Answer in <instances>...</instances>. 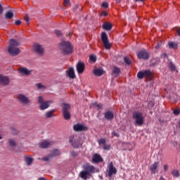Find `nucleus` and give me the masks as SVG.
Returning a JSON list of instances; mask_svg holds the SVG:
<instances>
[{"instance_id": "27", "label": "nucleus", "mask_w": 180, "mask_h": 180, "mask_svg": "<svg viewBox=\"0 0 180 180\" xmlns=\"http://www.w3.org/2000/svg\"><path fill=\"white\" fill-rule=\"evenodd\" d=\"M4 18L5 19H12L13 18V13L8 11L5 13Z\"/></svg>"}, {"instance_id": "11", "label": "nucleus", "mask_w": 180, "mask_h": 180, "mask_svg": "<svg viewBox=\"0 0 180 180\" xmlns=\"http://www.w3.org/2000/svg\"><path fill=\"white\" fill-rule=\"evenodd\" d=\"M137 56L138 58L142 60H148V58H150V54H148V52H147L146 49H142L141 51L138 53Z\"/></svg>"}, {"instance_id": "53", "label": "nucleus", "mask_w": 180, "mask_h": 180, "mask_svg": "<svg viewBox=\"0 0 180 180\" xmlns=\"http://www.w3.org/2000/svg\"><path fill=\"white\" fill-rule=\"evenodd\" d=\"M51 143H50V141H46V148H47V147H49V146H51Z\"/></svg>"}, {"instance_id": "8", "label": "nucleus", "mask_w": 180, "mask_h": 180, "mask_svg": "<svg viewBox=\"0 0 180 180\" xmlns=\"http://www.w3.org/2000/svg\"><path fill=\"white\" fill-rule=\"evenodd\" d=\"M18 102L22 105H27L30 103V99L27 98V96H25L24 94H18L17 96Z\"/></svg>"}, {"instance_id": "47", "label": "nucleus", "mask_w": 180, "mask_h": 180, "mask_svg": "<svg viewBox=\"0 0 180 180\" xmlns=\"http://www.w3.org/2000/svg\"><path fill=\"white\" fill-rule=\"evenodd\" d=\"M112 134L113 136H115V137H120V135H119V133H117V131H113L112 132Z\"/></svg>"}, {"instance_id": "55", "label": "nucleus", "mask_w": 180, "mask_h": 180, "mask_svg": "<svg viewBox=\"0 0 180 180\" xmlns=\"http://www.w3.org/2000/svg\"><path fill=\"white\" fill-rule=\"evenodd\" d=\"M79 8V5L76 4V5L75 6V7L73 8V9H74L75 11H77V9H78Z\"/></svg>"}, {"instance_id": "39", "label": "nucleus", "mask_w": 180, "mask_h": 180, "mask_svg": "<svg viewBox=\"0 0 180 180\" xmlns=\"http://www.w3.org/2000/svg\"><path fill=\"white\" fill-rule=\"evenodd\" d=\"M10 130L11 131V133L13 134H18V131L15 129V127H11Z\"/></svg>"}, {"instance_id": "21", "label": "nucleus", "mask_w": 180, "mask_h": 180, "mask_svg": "<svg viewBox=\"0 0 180 180\" xmlns=\"http://www.w3.org/2000/svg\"><path fill=\"white\" fill-rule=\"evenodd\" d=\"M105 71L103 70V69L101 68H96L94 70V74L96 75V77H102Z\"/></svg>"}, {"instance_id": "24", "label": "nucleus", "mask_w": 180, "mask_h": 180, "mask_svg": "<svg viewBox=\"0 0 180 180\" xmlns=\"http://www.w3.org/2000/svg\"><path fill=\"white\" fill-rule=\"evenodd\" d=\"M120 74V68L117 67H114L112 71V75H114V77H117Z\"/></svg>"}, {"instance_id": "32", "label": "nucleus", "mask_w": 180, "mask_h": 180, "mask_svg": "<svg viewBox=\"0 0 180 180\" xmlns=\"http://www.w3.org/2000/svg\"><path fill=\"white\" fill-rule=\"evenodd\" d=\"M124 63H125V64H127V65H130V64H131V61L130 60V59H129V57L125 56L124 58Z\"/></svg>"}, {"instance_id": "19", "label": "nucleus", "mask_w": 180, "mask_h": 180, "mask_svg": "<svg viewBox=\"0 0 180 180\" xmlns=\"http://www.w3.org/2000/svg\"><path fill=\"white\" fill-rule=\"evenodd\" d=\"M66 74L69 78H71V79H74V78H75V72L74 71V68H70L68 70H67Z\"/></svg>"}, {"instance_id": "4", "label": "nucleus", "mask_w": 180, "mask_h": 180, "mask_svg": "<svg viewBox=\"0 0 180 180\" xmlns=\"http://www.w3.org/2000/svg\"><path fill=\"white\" fill-rule=\"evenodd\" d=\"M62 108V112L65 120H70L71 119V112H70V109H71V105L68 103H63Z\"/></svg>"}, {"instance_id": "35", "label": "nucleus", "mask_w": 180, "mask_h": 180, "mask_svg": "<svg viewBox=\"0 0 180 180\" xmlns=\"http://www.w3.org/2000/svg\"><path fill=\"white\" fill-rule=\"evenodd\" d=\"M63 5L65 6V8H67V6H71V3L70 2V0H64Z\"/></svg>"}, {"instance_id": "6", "label": "nucleus", "mask_w": 180, "mask_h": 180, "mask_svg": "<svg viewBox=\"0 0 180 180\" xmlns=\"http://www.w3.org/2000/svg\"><path fill=\"white\" fill-rule=\"evenodd\" d=\"M101 41L103 43L105 50H110V44L109 43V39L108 38V34L106 32L101 33Z\"/></svg>"}, {"instance_id": "58", "label": "nucleus", "mask_w": 180, "mask_h": 180, "mask_svg": "<svg viewBox=\"0 0 180 180\" xmlns=\"http://www.w3.org/2000/svg\"><path fill=\"white\" fill-rule=\"evenodd\" d=\"M146 0H135V2H144Z\"/></svg>"}, {"instance_id": "41", "label": "nucleus", "mask_w": 180, "mask_h": 180, "mask_svg": "<svg viewBox=\"0 0 180 180\" xmlns=\"http://www.w3.org/2000/svg\"><path fill=\"white\" fill-rule=\"evenodd\" d=\"M55 34H56V36H58V37L63 36V32H61V31L60 30H56Z\"/></svg>"}, {"instance_id": "22", "label": "nucleus", "mask_w": 180, "mask_h": 180, "mask_svg": "<svg viewBox=\"0 0 180 180\" xmlns=\"http://www.w3.org/2000/svg\"><path fill=\"white\" fill-rule=\"evenodd\" d=\"M105 117L107 119V120H112L113 117H115V115H113V112L111 111H107L105 113Z\"/></svg>"}, {"instance_id": "31", "label": "nucleus", "mask_w": 180, "mask_h": 180, "mask_svg": "<svg viewBox=\"0 0 180 180\" xmlns=\"http://www.w3.org/2000/svg\"><path fill=\"white\" fill-rule=\"evenodd\" d=\"M8 144L11 147H16V142L12 139H8Z\"/></svg>"}, {"instance_id": "50", "label": "nucleus", "mask_w": 180, "mask_h": 180, "mask_svg": "<svg viewBox=\"0 0 180 180\" xmlns=\"http://www.w3.org/2000/svg\"><path fill=\"white\" fill-rule=\"evenodd\" d=\"M22 23V21L18 20L15 22V25H16V26H19L20 24Z\"/></svg>"}, {"instance_id": "60", "label": "nucleus", "mask_w": 180, "mask_h": 180, "mask_svg": "<svg viewBox=\"0 0 180 180\" xmlns=\"http://www.w3.org/2000/svg\"><path fill=\"white\" fill-rule=\"evenodd\" d=\"M121 0H116V4H120Z\"/></svg>"}, {"instance_id": "14", "label": "nucleus", "mask_w": 180, "mask_h": 180, "mask_svg": "<svg viewBox=\"0 0 180 180\" xmlns=\"http://www.w3.org/2000/svg\"><path fill=\"white\" fill-rule=\"evenodd\" d=\"M61 155V152L60 151V150L58 149H54L51 155H48L46 158V161L47 162L49 160H51V158H53V157H57V155Z\"/></svg>"}, {"instance_id": "57", "label": "nucleus", "mask_w": 180, "mask_h": 180, "mask_svg": "<svg viewBox=\"0 0 180 180\" xmlns=\"http://www.w3.org/2000/svg\"><path fill=\"white\" fill-rule=\"evenodd\" d=\"M163 57H164V58H168V54L163 53Z\"/></svg>"}, {"instance_id": "33", "label": "nucleus", "mask_w": 180, "mask_h": 180, "mask_svg": "<svg viewBox=\"0 0 180 180\" xmlns=\"http://www.w3.org/2000/svg\"><path fill=\"white\" fill-rule=\"evenodd\" d=\"M91 106H94V108H96L97 109H102V105L99 104L98 103H93Z\"/></svg>"}, {"instance_id": "17", "label": "nucleus", "mask_w": 180, "mask_h": 180, "mask_svg": "<svg viewBox=\"0 0 180 180\" xmlns=\"http://www.w3.org/2000/svg\"><path fill=\"white\" fill-rule=\"evenodd\" d=\"M18 72L21 75H30L32 74V71L27 70L26 68H20L18 69Z\"/></svg>"}, {"instance_id": "40", "label": "nucleus", "mask_w": 180, "mask_h": 180, "mask_svg": "<svg viewBox=\"0 0 180 180\" xmlns=\"http://www.w3.org/2000/svg\"><path fill=\"white\" fill-rule=\"evenodd\" d=\"M36 86L38 88V89H43V88H44V86H43L41 83L36 84Z\"/></svg>"}, {"instance_id": "16", "label": "nucleus", "mask_w": 180, "mask_h": 180, "mask_svg": "<svg viewBox=\"0 0 180 180\" xmlns=\"http://www.w3.org/2000/svg\"><path fill=\"white\" fill-rule=\"evenodd\" d=\"M103 159L102 158V156L98 153H95L93 155L92 158V162H94L95 164H98V162H103Z\"/></svg>"}, {"instance_id": "18", "label": "nucleus", "mask_w": 180, "mask_h": 180, "mask_svg": "<svg viewBox=\"0 0 180 180\" xmlns=\"http://www.w3.org/2000/svg\"><path fill=\"white\" fill-rule=\"evenodd\" d=\"M38 103H40L39 108L41 110H44L46 109V102L43 101V96L38 97Z\"/></svg>"}, {"instance_id": "34", "label": "nucleus", "mask_w": 180, "mask_h": 180, "mask_svg": "<svg viewBox=\"0 0 180 180\" xmlns=\"http://www.w3.org/2000/svg\"><path fill=\"white\" fill-rule=\"evenodd\" d=\"M101 8H105V9H108L109 8V3L105 1L101 4Z\"/></svg>"}, {"instance_id": "36", "label": "nucleus", "mask_w": 180, "mask_h": 180, "mask_svg": "<svg viewBox=\"0 0 180 180\" xmlns=\"http://www.w3.org/2000/svg\"><path fill=\"white\" fill-rule=\"evenodd\" d=\"M39 148H46V141L39 143Z\"/></svg>"}, {"instance_id": "48", "label": "nucleus", "mask_w": 180, "mask_h": 180, "mask_svg": "<svg viewBox=\"0 0 180 180\" xmlns=\"http://www.w3.org/2000/svg\"><path fill=\"white\" fill-rule=\"evenodd\" d=\"M162 44V43H161V42L160 43H158L156 44V46H155V49H160V47H161Z\"/></svg>"}, {"instance_id": "59", "label": "nucleus", "mask_w": 180, "mask_h": 180, "mask_svg": "<svg viewBox=\"0 0 180 180\" xmlns=\"http://www.w3.org/2000/svg\"><path fill=\"white\" fill-rule=\"evenodd\" d=\"M37 180H46L44 177H39Z\"/></svg>"}, {"instance_id": "7", "label": "nucleus", "mask_w": 180, "mask_h": 180, "mask_svg": "<svg viewBox=\"0 0 180 180\" xmlns=\"http://www.w3.org/2000/svg\"><path fill=\"white\" fill-rule=\"evenodd\" d=\"M107 176H109V178H112L113 175H116L117 174V169L116 167H113V162H110L108 166V169L107 170Z\"/></svg>"}, {"instance_id": "28", "label": "nucleus", "mask_w": 180, "mask_h": 180, "mask_svg": "<svg viewBox=\"0 0 180 180\" xmlns=\"http://www.w3.org/2000/svg\"><path fill=\"white\" fill-rule=\"evenodd\" d=\"M54 112H56V110H52L46 112V117H47V118L53 117V116H55Z\"/></svg>"}, {"instance_id": "61", "label": "nucleus", "mask_w": 180, "mask_h": 180, "mask_svg": "<svg viewBox=\"0 0 180 180\" xmlns=\"http://www.w3.org/2000/svg\"><path fill=\"white\" fill-rule=\"evenodd\" d=\"M0 140H2V136H1V135H0Z\"/></svg>"}, {"instance_id": "15", "label": "nucleus", "mask_w": 180, "mask_h": 180, "mask_svg": "<svg viewBox=\"0 0 180 180\" xmlns=\"http://www.w3.org/2000/svg\"><path fill=\"white\" fill-rule=\"evenodd\" d=\"M76 68L78 74H82L85 71V63L82 62H79L76 65Z\"/></svg>"}, {"instance_id": "10", "label": "nucleus", "mask_w": 180, "mask_h": 180, "mask_svg": "<svg viewBox=\"0 0 180 180\" xmlns=\"http://www.w3.org/2000/svg\"><path fill=\"white\" fill-rule=\"evenodd\" d=\"M151 75H153V73L150 71V70H145V71H141L139 72L137 74V77L139 79H143V78L146 77H151Z\"/></svg>"}, {"instance_id": "25", "label": "nucleus", "mask_w": 180, "mask_h": 180, "mask_svg": "<svg viewBox=\"0 0 180 180\" xmlns=\"http://www.w3.org/2000/svg\"><path fill=\"white\" fill-rule=\"evenodd\" d=\"M25 161L27 165H32V164L33 163L34 159L30 156H25Z\"/></svg>"}, {"instance_id": "52", "label": "nucleus", "mask_w": 180, "mask_h": 180, "mask_svg": "<svg viewBox=\"0 0 180 180\" xmlns=\"http://www.w3.org/2000/svg\"><path fill=\"white\" fill-rule=\"evenodd\" d=\"M176 33L178 34V36H180V27L176 29Z\"/></svg>"}, {"instance_id": "38", "label": "nucleus", "mask_w": 180, "mask_h": 180, "mask_svg": "<svg viewBox=\"0 0 180 180\" xmlns=\"http://www.w3.org/2000/svg\"><path fill=\"white\" fill-rule=\"evenodd\" d=\"M89 59L91 61H93V63H95V61H96V56L95 55H91Z\"/></svg>"}, {"instance_id": "12", "label": "nucleus", "mask_w": 180, "mask_h": 180, "mask_svg": "<svg viewBox=\"0 0 180 180\" xmlns=\"http://www.w3.org/2000/svg\"><path fill=\"white\" fill-rule=\"evenodd\" d=\"M73 130H75V131H86V130H88V127H86L82 124H76L73 127Z\"/></svg>"}, {"instance_id": "29", "label": "nucleus", "mask_w": 180, "mask_h": 180, "mask_svg": "<svg viewBox=\"0 0 180 180\" xmlns=\"http://www.w3.org/2000/svg\"><path fill=\"white\" fill-rule=\"evenodd\" d=\"M69 142L72 144L74 148H77L78 147V145L75 144V142H74V136H70Z\"/></svg>"}, {"instance_id": "13", "label": "nucleus", "mask_w": 180, "mask_h": 180, "mask_svg": "<svg viewBox=\"0 0 180 180\" xmlns=\"http://www.w3.org/2000/svg\"><path fill=\"white\" fill-rule=\"evenodd\" d=\"M10 82H11V79H9V77L8 76H5L4 75H0V84L1 85H4V86L9 85Z\"/></svg>"}, {"instance_id": "54", "label": "nucleus", "mask_w": 180, "mask_h": 180, "mask_svg": "<svg viewBox=\"0 0 180 180\" xmlns=\"http://www.w3.org/2000/svg\"><path fill=\"white\" fill-rule=\"evenodd\" d=\"M38 160L39 161H46V157H43V158H38Z\"/></svg>"}, {"instance_id": "30", "label": "nucleus", "mask_w": 180, "mask_h": 180, "mask_svg": "<svg viewBox=\"0 0 180 180\" xmlns=\"http://www.w3.org/2000/svg\"><path fill=\"white\" fill-rule=\"evenodd\" d=\"M172 175H173V176H175L176 178H179V171L174 169L173 171H172Z\"/></svg>"}, {"instance_id": "62", "label": "nucleus", "mask_w": 180, "mask_h": 180, "mask_svg": "<svg viewBox=\"0 0 180 180\" xmlns=\"http://www.w3.org/2000/svg\"><path fill=\"white\" fill-rule=\"evenodd\" d=\"M79 11H82V8H81L79 9Z\"/></svg>"}, {"instance_id": "5", "label": "nucleus", "mask_w": 180, "mask_h": 180, "mask_svg": "<svg viewBox=\"0 0 180 180\" xmlns=\"http://www.w3.org/2000/svg\"><path fill=\"white\" fill-rule=\"evenodd\" d=\"M133 118L135 120V123L138 126H143L144 124V117L143 113L140 112H135L133 113Z\"/></svg>"}, {"instance_id": "46", "label": "nucleus", "mask_w": 180, "mask_h": 180, "mask_svg": "<svg viewBox=\"0 0 180 180\" xmlns=\"http://www.w3.org/2000/svg\"><path fill=\"white\" fill-rule=\"evenodd\" d=\"M24 20H25V22H27V25H29V20H30L29 15H26L24 17Z\"/></svg>"}, {"instance_id": "45", "label": "nucleus", "mask_w": 180, "mask_h": 180, "mask_svg": "<svg viewBox=\"0 0 180 180\" xmlns=\"http://www.w3.org/2000/svg\"><path fill=\"white\" fill-rule=\"evenodd\" d=\"M173 113H174V115H175L176 116H178V115L180 114V110H178V109L174 110L173 111Z\"/></svg>"}, {"instance_id": "37", "label": "nucleus", "mask_w": 180, "mask_h": 180, "mask_svg": "<svg viewBox=\"0 0 180 180\" xmlns=\"http://www.w3.org/2000/svg\"><path fill=\"white\" fill-rule=\"evenodd\" d=\"M98 143L103 144V146H105L106 144V139H101L98 140Z\"/></svg>"}, {"instance_id": "9", "label": "nucleus", "mask_w": 180, "mask_h": 180, "mask_svg": "<svg viewBox=\"0 0 180 180\" xmlns=\"http://www.w3.org/2000/svg\"><path fill=\"white\" fill-rule=\"evenodd\" d=\"M33 49L37 53H38L39 56H43L44 54V49L43 48V46H41L39 44H34Z\"/></svg>"}, {"instance_id": "43", "label": "nucleus", "mask_w": 180, "mask_h": 180, "mask_svg": "<svg viewBox=\"0 0 180 180\" xmlns=\"http://www.w3.org/2000/svg\"><path fill=\"white\" fill-rule=\"evenodd\" d=\"M169 68L172 71H175L176 70L175 65L173 63H170Z\"/></svg>"}, {"instance_id": "20", "label": "nucleus", "mask_w": 180, "mask_h": 180, "mask_svg": "<svg viewBox=\"0 0 180 180\" xmlns=\"http://www.w3.org/2000/svg\"><path fill=\"white\" fill-rule=\"evenodd\" d=\"M158 164H159L158 162H155L150 165V170L151 172V174H155L157 171V168H158Z\"/></svg>"}, {"instance_id": "44", "label": "nucleus", "mask_w": 180, "mask_h": 180, "mask_svg": "<svg viewBox=\"0 0 180 180\" xmlns=\"http://www.w3.org/2000/svg\"><path fill=\"white\" fill-rule=\"evenodd\" d=\"M50 103H53V101H46V109L50 106Z\"/></svg>"}, {"instance_id": "26", "label": "nucleus", "mask_w": 180, "mask_h": 180, "mask_svg": "<svg viewBox=\"0 0 180 180\" xmlns=\"http://www.w3.org/2000/svg\"><path fill=\"white\" fill-rule=\"evenodd\" d=\"M168 46L169 49H173L174 50L178 49V44L175 42H169Z\"/></svg>"}, {"instance_id": "23", "label": "nucleus", "mask_w": 180, "mask_h": 180, "mask_svg": "<svg viewBox=\"0 0 180 180\" xmlns=\"http://www.w3.org/2000/svg\"><path fill=\"white\" fill-rule=\"evenodd\" d=\"M112 23L110 22H105L103 25V29H104V30H107V31L112 30Z\"/></svg>"}, {"instance_id": "56", "label": "nucleus", "mask_w": 180, "mask_h": 180, "mask_svg": "<svg viewBox=\"0 0 180 180\" xmlns=\"http://www.w3.org/2000/svg\"><path fill=\"white\" fill-rule=\"evenodd\" d=\"M102 15H103V16H108V13L107 11H103Z\"/></svg>"}, {"instance_id": "1", "label": "nucleus", "mask_w": 180, "mask_h": 180, "mask_svg": "<svg viewBox=\"0 0 180 180\" xmlns=\"http://www.w3.org/2000/svg\"><path fill=\"white\" fill-rule=\"evenodd\" d=\"M58 48L60 53L63 56L72 54V52L74 51V46H72L71 42L68 41H61L59 43Z\"/></svg>"}, {"instance_id": "3", "label": "nucleus", "mask_w": 180, "mask_h": 180, "mask_svg": "<svg viewBox=\"0 0 180 180\" xmlns=\"http://www.w3.org/2000/svg\"><path fill=\"white\" fill-rule=\"evenodd\" d=\"M18 46H19V43L15 39L10 40L8 51L11 56H18L20 53V49L18 48Z\"/></svg>"}, {"instance_id": "42", "label": "nucleus", "mask_w": 180, "mask_h": 180, "mask_svg": "<svg viewBox=\"0 0 180 180\" xmlns=\"http://www.w3.org/2000/svg\"><path fill=\"white\" fill-rule=\"evenodd\" d=\"M70 155L72 157H78V153L75 151H70Z\"/></svg>"}, {"instance_id": "51", "label": "nucleus", "mask_w": 180, "mask_h": 180, "mask_svg": "<svg viewBox=\"0 0 180 180\" xmlns=\"http://www.w3.org/2000/svg\"><path fill=\"white\" fill-rule=\"evenodd\" d=\"M169 167L168 166V165H164V171L165 172H167V171H168V168H169Z\"/></svg>"}, {"instance_id": "49", "label": "nucleus", "mask_w": 180, "mask_h": 180, "mask_svg": "<svg viewBox=\"0 0 180 180\" xmlns=\"http://www.w3.org/2000/svg\"><path fill=\"white\" fill-rule=\"evenodd\" d=\"M104 150H110V146L109 145H104V147H103Z\"/></svg>"}, {"instance_id": "2", "label": "nucleus", "mask_w": 180, "mask_h": 180, "mask_svg": "<svg viewBox=\"0 0 180 180\" xmlns=\"http://www.w3.org/2000/svg\"><path fill=\"white\" fill-rule=\"evenodd\" d=\"M83 169L84 170L79 174V176L82 179L86 180L88 179V176H91L92 174H95V167H94V165L86 164L83 166Z\"/></svg>"}]
</instances>
